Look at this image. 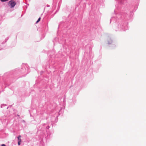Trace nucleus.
I'll return each mask as SVG.
<instances>
[{"label":"nucleus","instance_id":"423d86ee","mask_svg":"<svg viewBox=\"0 0 146 146\" xmlns=\"http://www.w3.org/2000/svg\"><path fill=\"white\" fill-rule=\"evenodd\" d=\"M1 146H6V145L5 144H3L1 145Z\"/></svg>","mask_w":146,"mask_h":146},{"label":"nucleus","instance_id":"7ed1b4c3","mask_svg":"<svg viewBox=\"0 0 146 146\" xmlns=\"http://www.w3.org/2000/svg\"><path fill=\"white\" fill-rule=\"evenodd\" d=\"M40 19H41V18L40 17H39L38 18V20L37 21H36V23H38L40 21Z\"/></svg>","mask_w":146,"mask_h":146},{"label":"nucleus","instance_id":"20e7f679","mask_svg":"<svg viewBox=\"0 0 146 146\" xmlns=\"http://www.w3.org/2000/svg\"><path fill=\"white\" fill-rule=\"evenodd\" d=\"M21 142V141H20H20H18V145H20V142Z\"/></svg>","mask_w":146,"mask_h":146},{"label":"nucleus","instance_id":"f257e3e1","mask_svg":"<svg viewBox=\"0 0 146 146\" xmlns=\"http://www.w3.org/2000/svg\"><path fill=\"white\" fill-rule=\"evenodd\" d=\"M9 4L11 6V8L13 7L16 5V3L13 0H11L9 2Z\"/></svg>","mask_w":146,"mask_h":146},{"label":"nucleus","instance_id":"f03ea898","mask_svg":"<svg viewBox=\"0 0 146 146\" xmlns=\"http://www.w3.org/2000/svg\"><path fill=\"white\" fill-rule=\"evenodd\" d=\"M21 137V136L20 135H19L18 137V141H20H20H21V140L20 138Z\"/></svg>","mask_w":146,"mask_h":146},{"label":"nucleus","instance_id":"39448f33","mask_svg":"<svg viewBox=\"0 0 146 146\" xmlns=\"http://www.w3.org/2000/svg\"><path fill=\"white\" fill-rule=\"evenodd\" d=\"M2 2H5L8 1V0H1Z\"/></svg>","mask_w":146,"mask_h":146}]
</instances>
